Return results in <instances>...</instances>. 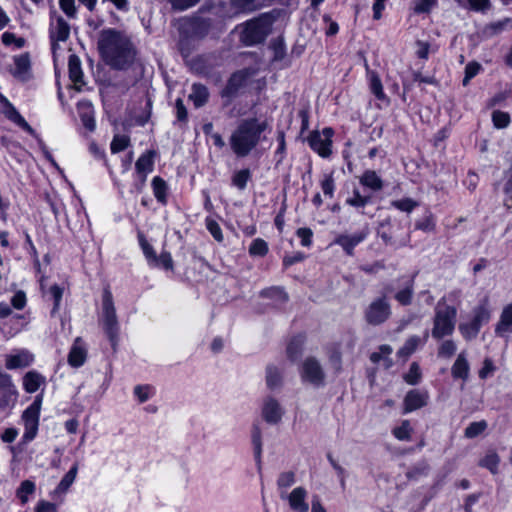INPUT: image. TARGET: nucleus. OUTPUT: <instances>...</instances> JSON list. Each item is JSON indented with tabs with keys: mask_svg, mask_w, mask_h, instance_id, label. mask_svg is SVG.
I'll list each match as a JSON object with an SVG mask.
<instances>
[{
	"mask_svg": "<svg viewBox=\"0 0 512 512\" xmlns=\"http://www.w3.org/2000/svg\"><path fill=\"white\" fill-rule=\"evenodd\" d=\"M98 47L105 62L114 69H125L134 61L135 52L130 40L118 31H102Z\"/></svg>",
	"mask_w": 512,
	"mask_h": 512,
	"instance_id": "f257e3e1",
	"label": "nucleus"
},
{
	"mask_svg": "<svg viewBox=\"0 0 512 512\" xmlns=\"http://www.w3.org/2000/svg\"><path fill=\"white\" fill-rule=\"evenodd\" d=\"M268 123L256 118L242 120L230 136L231 149L238 157L247 156L254 149Z\"/></svg>",
	"mask_w": 512,
	"mask_h": 512,
	"instance_id": "f03ea898",
	"label": "nucleus"
},
{
	"mask_svg": "<svg viewBox=\"0 0 512 512\" xmlns=\"http://www.w3.org/2000/svg\"><path fill=\"white\" fill-rule=\"evenodd\" d=\"M434 312L432 336L438 340L450 336L455 329L456 308L448 305L443 297L436 304Z\"/></svg>",
	"mask_w": 512,
	"mask_h": 512,
	"instance_id": "7ed1b4c3",
	"label": "nucleus"
},
{
	"mask_svg": "<svg viewBox=\"0 0 512 512\" xmlns=\"http://www.w3.org/2000/svg\"><path fill=\"white\" fill-rule=\"evenodd\" d=\"M102 323L112 346L115 347L118 335V320L112 293L108 289L103 292Z\"/></svg>",
	"mask_w": 512,
	"mask_h": 512,
	"instance_id": "20e7f679",
	"label": "nucleus"
},
{
	"mask_svg": "<svg viewBox=\"0 0 512 512\" xmlns=\"http://www.w3.org/2000/svg\"><path fill=\"white\" fill-rule=\"evenodd\" d=\"M390 315V304L385 297L373 300L365 311V319L367 323L373 326L384 323Z\"/></svg>",
	"mask_w": 512,
	"mask_h": 512,
	"instance_id": "39448f33",
	"label": "nucleus"
},
{
	"mask_svg": "<svg viewBox=\"0 0 512 512\" xmlns=\"http://www.w3.org/2000/svg\"><path fill=\"white\" fill-rule=\"evenodd\" d=\"M41 404L42 396L38 395L34 402L23 412L22 419L26 428L24 438L26 440H32L37 433Z\"/></svg>",
	"mask_w": 512,
	"mask_h": 512,
	"instance_id": "423d86ee",
	"label": "nucleus"
},
{
	"mask_svg": "<svg viewBox=\"0 0 512 512\" xmlns=\"http://www.w3.org/2000/svg\"><path fill=\"white\" fill-rule=\"evenodd\" d=\"M332 135L331 128H325L322 132L314 131L308 137L309 145L321 157H328L331 154Z\"/></svg>",
	"mask_w": 512,
	"mask_h": 512,
	"instance_id": "0eeeda50",
	"label": "nucleus"
},
{
	"mask_svg": "<svg viewBox=\"0 0 512 512\" xmlns=\"http://www.w3.org/2000/svg\"><path fill=\"white\" fill-rule=\"evenodd\" d=\"M301 376L304 381L320 385L324 381V372L319 362L314 358H307L302 366Z\"/></svg>",
	"mask_w": 512,
	"mask_h": 512,
	"instance_id": "6e6552de",
	"label": "nucleus"
},
{
	"mask_svg": "<svg viewBox=\"0 0 512 512\" xmlns=\"http://www.w3.org/2000/svg\"><path fill=\"white\" fill-rule=\"evenodd\" d=\"M0 103L2 104L3 114L12 122L20 126L22 129L27 131L32 136H36L35 130L26 122V120L20 115L15 107L6 99L4 96H0Z\"/></svg>",
	"mask_w": 512,
	"mask_h": 512,
	"instance_id": "1a4fd4ad",
	"label": "nucleus"
},
{
	"mask_svg": "<svg viewBox=\"0 0 512 512\" xmlns=\"http://www.w3.org/2000/svg\"><path fill=\"white\" fill-rule=\"evenodd\" d=\"M70 35V27L68 23L62 18L57 17L56 23L51 25L50 37L52 41V51L55 54L58 48L59 41H66Z\"/></svg>",
	"mask_w": 512,
	"mask_h": 512,
	"instance_id": "9d476101",
	"label": "nucleus"
},
{
	"mask_svg": "<svg viewBox=\"0 0 512 512\" xmlns=\"http://www.w3.org/2000/svg\"><path fill=\"white\" fill-rule=\"evenodd\" d=\"M428 398L429 396L427 392L419 390L409 391L406 394L403 402L404 413H409L426 406Z\"/></svg>",
	"mask_w": 512,
	"mask_h": 512,
	"instance_id": "9b49d317",
	"label": "nucleus"
},
{
	"mask_svg": "<svg viewBox=\"0 0 512 512\" xmlns=\"http://www.w3.org/2000/svg\"><path fill=\"white\" fill-rule=\"evenodd\" d=\"M264 38L263 24L259 20L247 22L243 31V41L247 45H252L262 41Z\"/></svg>",
	"mask_w": 512,
	"mask_h": 512,
	"instance_id": "f8f14e48",
	"label": "nucleus"
},
{
	"mask_svg": "<svg viewBox=\"0 0 512 512\" xmlns=\"http://www.w3.org/2000/svg\"><path fill=\"white\" fill-rule=\"evenodd\" d=\"M87 357V349L82 338L77 337L68 355V363L72 367H80L84 364Z\"/></svg>",
	"mask_w": 512,
	"mask_h": 512,
	"instance_id": "ddd939ff",
	"label": "nucleus"
},
{
	"mask_svg": "<svg viewBox=\"0 0 512 512\" xmlns=\"http://www.w3.org/2000/svg\"><path fill=\"white\" fill-rule=\"evenodd\" d=\"M282 415L283 410L276 400L269 398L264 402L262 416L267 423H278L281 420Z\"/></svg>",
	"mask_w": 512,
	"mask_h": 512,
	"instance_id": "4468645a",
	"label": "nucleus"
},
{
	"mask_svg": "<svg viewBox=\"0 0 512 512\" xmlns=\"http://www.w3.org/2000/svg\"><path fill=\"white\" fill-rule=\"evenodd\" d=\"M155 156L156 152L149 150L141 155L135 163L136 171L143 182L146 180L147 175L153 170Z\"/></svg>",
	"mask_w": 512,
	"mask_h": 512,
	"instance_id": "2eb2a0df",
	"label": "nucleus"
},
{
	"mask_svg": "<svg viewBox=\"0 0 512 512\" xmlns=\"http://www.w3.org/2000/svg\"><path fill=\"white\" fill-rule=\"evenodd\" d=\"M307 492L302 487H297L287 496L290 508L295 512H307L309 506L305 501Z\"/></svg>",
	"mask_w": 512,
	"mask_h": 512,
	"instance_id": "dca6fc26",
	"label": "nucleus"
},
{
	"mask_svg": "<svg viewBox=\"0 0 512 512\" xmlns=\"http://www.w3.org/2000/svg\"><path fill=\"white\" fill-rule=\"evenodd\" d=\"M68 71L71 81L74 83L76 88L80 90V87L84 84L83 73L80 59L74 54L69 56Z\"/></svg>",
	"mask_w": 512,
	"mask_h": 512,
	"instance_id": "f3484780",
	"label": "nucleus"
},
{
	"mask_svg": "<svg viewBox=\"0 0 512 512\" xmlns=\"http://www.w3.org/2000/svg\"><path fill=\"white\" fill-rule=\"evenodd\" d=\"M366 236V231H361L353 235H341L337 238L336 243L341 245L347 254L352 255L354 247L362 242Z\"/></svg>",
	"mask_w": 512,
	"mask_h": 512,
	"instance_id": "a211bd4d",
	"label": "nucleus"
},
{
	"mask_svg": "<svg viewBox=\"0 0 512 512\" xmlns=\"http://www.w3.org/2000/svg\"><path fill=\"white\" fill-rule=\"evenodd\" d=\"M507 29H512V18L509 17L487 24L483 28L482 33L484 37L492 38Z\"/></svg>",
	"mask_w": 512,
	"mask_h": 512,
	"instance_id": "6ab92c4d",
	"label": "nucleus"
},
{
	"mask_svg": "<svg viewBox=\"0 0 512 512\" xmlns=\"http://www.w3.org/2000/svg\"><path fill=\"white\" fill-rule=\"evenodd\" d=\"M33 361V355L28 351H20L15 355L6 356V367L8 369L24 368L29 366Z\"/></svg>",
	"mask_w": 512,
	"mask_h": 512,
	"instance_id": "aec40b11",
	"label": "nucleus"
},
{
	"mask_svg": "<svg viewBox=\"0 0 512 512\" xmlns=\"http://www.w3.org/2000/svg\"><path fill=\"white\" fill-rule=\"evenodd\" d=\"M45 383V378L36 371H29L23 377V386L26 392L34 393Z\"/></svg>",
	"mask_w": 512,
	"mask_h": 512,
	"instance_id": "412c9836",
	"label": "nucleus"
},
{
	"mask_svg": "<svg viewBox=\"0 0 512 512\" xmlns=\"http://www.w3.org/2000/svg\"><path fill=\"white\" fill-rule=\"evenodd\" d=\"M470 366L464 353H460L454 362L451 373L454 378H461L466 381L469 376Z\"/></svg>",
	"mask_w": 512,
	"mask_h": 512,
	"instance_id": "4be33fe9",
	"label": "nucleus"
},
{
	"mask_svg": "<svg viewBox=\"0 0 512 512\" xmlns=\"http://www.w3.org/2000/svg\"><path fill=\"white\" fill-rule=\"evenodd\" d=\"M15 68L13 75L20 80H26L29 76L30 59L27 54L20 55L14 59Z\"/></svg>",
	"mask_w": 512,
	"mask_h": 512,
	"instance_id": "5701e85b",
	"label": "nucleus"
},
{
	"mask_svg": "<svg viewBox=\"0 0 512 512\" xmlns=\"http://www.w3.org/2000/svg\"><path fill=\"white\" fill-rule=\"evenodd\" d=\"M249 77V73L246 70H241L236 73H234L226 86V93L227 94H233L235 93L239 88H241L245 82L247 81Z\"/></svg>",
	"mask_w": 512,
	"mask_h": 512,
	"instance_id": "b1692460",
	"label": "nucleus"
},
{
	"mask_svg": "<svg viewBox=\"0 0 512 512\" xmlns=\"http://www.w3.org/2000/svg\"><path fill=\"white\" fill-rule=\"evenodd\" d=\"M209 98V92L204 85L194 84L189 99L193 101L195 107L203 106Z\"/></svg>",
	"mask_w": 512,
	"mask_h": 512,
	"instance_id": "393cba45",
	"label": "nucleus"
},
{
	"mask_svg": "<svg viewBox=\"0 0 512 512\" xmlns=\"http://www.w3.org/2000/svg\"><path fill=\"white\" fill-rule=\"evenodd\" d=\"M360 182L362 185L374 190H381L383 187V182L380 177L376 174L375 171L367 170L360 178Z\"/></svg>",
	"mask_w": 512,
	"mask_h": 512,
	"instance_id": "a878e982",
	"label": "nucleus"
},
{
	"mask_svg": "<svg viewBox=\"0 0 512 512\" xmlns=\"http://www.w3.org/2000/svg\"><path fill=\"white\" fill-rule=\"evenodd\" d=\"M512 325V304L506 306L501 314L500 321L496 327V333L499 335H503L509 330V327Z\"/></svg>",
	"mask_w": 512,
	"mask_h": 512,
	"instance_id": "bb28decb",
	"label": "nucleus"
},
{
	"mask_svg": "<svg viewBox=\"0 0 512 512\" xmlns=\"http://www.w3.org/2000/svg\"><path fill=\"white\" fill-rule=\"evenodd\" d=\"M499 463V455L495 451H490L480 460L479 465L488 469L492 474H497Z\"/></svg>",
	"mask_w": 512,
	"mask_h": 512,
	"instance_id": "cd10ccee",
	"label": "nucleus"
},
{
	"mask_svg": "<svg viewBox=\"0 0 512 512\" xmlns=\"http://www.w3.org/2000/svg\"><path fill=\"white\" fill-rule=\"evenodd\" d=\"M78 471V466L75 464L62 478L54 493H65L74 482Z\"/></svg>",
	"mask_w": 512,
	"mask_h": 512,
	"instance_id": "c85d7f7f",
	"label": "nucleus"
},
{
	"mask_svg": "<svg viewBox=\"0 0 512 512\" xmlns=\"http://www.w3.org/2000/svg\"><path fill=\"white\" fill-rule=\"evenodd\" d=\"M459 6L484 12L491 6L490 0H455Z\"/></svg>",
	"mask_w": 512,
	"mask_h": 512,
	"instance_id": "c756f323",
	"label": "nucleus"
},
{
	"mask_svg": "<svg viewBox=\"0 0 512 512\" xmlns=\"http://www.w3.org/2000/svg\"><path fill=\"white\" fill-rule=\"evenodd\" d=\"M35 492V484L30 480L23 481L16 491L17 497L20 499L22 504L28 502V496Z\"/></svg>",
	"mask_w": 512,
	"mask_h": 512,
	"instance_id": "7c9ffc66",
	"label": "nucleus"
},
{
	"mask_svg": "<svg viewBox=\"0 0 512 512\" xmlns=\"http://www.w3.org/2000/svg\"><path fill=\"white\" fill-rule=\"evenodd\" d=\"M153 191L156 199L162 203L166 201L167 185L160 177H154L152 180Z\"/></svg>",
	"mask_w": 512,
	"mask_h": 512,
	"instance_id": "2f4dec72",
	"label": "nucleus"
},
{
	"mask_svg": "<svg viewBox=\"0 0 512 512\" xmlns=\"http://www.w3.org/2000/svg\"><path fill=\"white\" fill-rule=\"evenodd\" d=\"M487 428V422L482 420L478 422H472L465 429L464 435L466 438H475L478 435L482 434Z\"/></svg>",
	"mask_w": 512,
	"mask_h": 512,
	"instance_id": "473e14b6",
	"label": "nucleus"
},
{
	"mask_svg": "<svg viewBox=\"0 0 512 512\" xmlns=\"http://www.w3.org/2000/svg\"><path fill=\"white\" fill-rule=\"evenodd\" d=\"M420 344V338L418 336L410 337L403 347L398 351V355L407 358L410 356Z\"/></svg>",
	"mask_w": 512,
	"mask_h": 512,
	"instance_id": "72a5a7b5",
	"label": "nucleus"
},
{
	"mask_svg": "<svg viewBox=\"0 0 512 512\" xmlns=\"http://www.w3.org/2000/svg\"><path fill=\"white\" fill-rule=\"evenodd\" d=\"M492 121L497 129H503L509 125L510 115L507 112L495 110L492 113Z\"/></svg>",
	"mask_w": 512,
	"mask_h": 512,
	"instance_id": "f704fd0d",
	"label": "nucleus"
},
{
	"mask_svg": "<svg viewBox=\"0 0 512 512\" xmlns=\"http://www.w3.org/2000/svg\"><path fill=\"white\" fill-rule=\"evenodd\" d=\"M480 330V327L477 323H474L473 320L469 323H464L459 325V331L463 335V337L467 340H471L475 338Z\"/></svg>",
	"mask_w": 512,
	"mask_h": 512,
	"instance_id": "c9c22d12",
	"label": "nucleus"
},
{
	"mask_svg": "<svg viewBox=\"0 0 512 512\" xmlns=\"http://www.w3.org/2000/svg\"><path fill=\"white\" fill-rule=\"evenodd\" d=\"M268 252V245L267 243L261 239V238H257L255 239L250 247H249V253L252 255V256H265Z\"/></svg>",
	"mask_w": 512,
	"mask_h": 512,
	"instance_id": "e433bc0d",
	"label": "nucleus"
},
{
	"mask_svg": "<svg viewBox=\"0 0 512 512\" xmlns=\"http://www.w3.org/2000/svg\"><path fill=\"white\" fill-rule=\"evenodd\" d=\"M303 339L301 337L293 338L287 346V355L291 360L297 359L301 352Z\"/></svg>",
	"mask_w": 512,
	"mask_h": 512,
	"instance_id": "4c0bfd02",
	"label": "nucleus"
},
{
	"mask_svg": "<svg viewBox=\"0 0 512 512\" xmlns=\"http://www.w3.org/2000/svg\"><path fill=\"white\" fill-rule=\"evenodd\" d=\"M411 432L412 428L408 420L402 421L401 425L393 430V434L398 440H410Z\"/></svg>",
	"mask_w": 512,
	"mask_h": 512,
	"instance_id": "58836bf2",
	"label": "nucleus"
},
{
	"mask_svg": "<svg viewBox=\"0 0 512 512\" xmlns=\"http://www.w3.org/2000/svg\"><path fill=\"white\" fill-rule=\"evenodd\" d=\"M129 143H130V139L128 136L116 135V136H114V138L111 142V152L112 153L121 152L129 146Z\"/></svg>",
	"mask_w": 512,
	"mask_h": 512,
	"instance_id": "ea45409f",
	"label": "nucleus"
},
{
	"mask_svg": "<svg viewBox=\"0 0 512 512\" xmlns=\"http://www.w3.org/2000/svg\"><path fill=\"white\" fill-rule=\"evenodd\" d=\"M437 3V0H415L413 10L416 14L430 13Z\"/></svg>",
	"mask_w": 512,
	"mask_h": 512,
	"instance_id": "a19ab883",
	"label": "nucleus"
},
{
	"mask_svg": "<svg viewBox=\"0 0 512 512\" xmlns=\"http://www.w3.org/2000/svg\"><path fill=\"white\" fill-rule=\"evenodd\" d=\"M139 241L146 258L152 265H157L158 259L152 246L147 242L143 235H139Z\"/></svg>",
	"mask_w": 512,
	"mask_h": 512,
	"instance_id": "79ce46f5",
	"label": "nucleus"
},
{
	"mask_svg": "<svg viewBox=\"0 0 512 512\" xmlns=\"http://www.w3.org/2000/svg\"><path fill=\"white\" fill-rule=\"evenodd\" d=\"M266 381H267L268 387L271 389L278 387L280 385L281 376L276 367H273V366L267 367Z\"/></svg>",
	"mask_w": 512,
	"mask_h": 512,
	"instance_id": "37998d69",
	"label": "nucleus"
},
{
	"mask_svg": "<svg viewBox=\"0 0 512 512\" xmlns=\"http://www.w3.org/2000/svg\"><path fill=\"white\" fill-rule=\"evenodd\" d=\"M370 88H371L372 93L378 99H383L385 97L381 80L375 72L371 73Z\"/></svg>",
	"mask_w": 512,
	"mask_h": 512,
	"instance_id": "c03bdc74",
	"label": "nucleus"
},
{
	"mask_svg": "<svg viewBox=\"0 0 512 512\" xmlns=\"http://www.w3.org/2000/svg\"><path fill=\"white\" fill-rule=\"evenodd\" d=\"M456 351V345L452 340L442 342L438 349V356L441 358H450Z\"/></svg>",
	"mask_w": 512,
	"mask_h": 512,
	"instance_id": "a18cd8bd",
	"label": "nucleus"
},
{
	"mask_svg": "<svg viewBox=\"0 0 512 512\" xmlns=\"http://www.w3.org/2000/svg\"><path fill=\"white\" fill-rule=\"evenodd\" d=\"M421 378V371L419 368V365L415 362H413L410 365L408 373L404 376L405 381L408 384L414 385L419 382Z\"/></svg>",
	"mask_w": 512,
	"mask_h": 512,
	"instance_id": "49530a36",
	"label": "nucleus"
},
{
	"mask_svg": "<svg viewBox=\"0 0 512 512\" xmlns=\"http://www.w3.org/2000/svg\"><path fill=\"white\" fill-rule=\"evenodd\" d=\"M261 295L263 297L276 299V300H278L280 302H285L287 300L286 293L282 289L277 288V287H273V288H269V289L263 290L261 292Z\"/></svg>",
	"mask_w": 512,
	"mask_h": 512,
	"instance_id": "de8ad7c7",
	"label": "nucleus"
},
{
	"mask_svg": "<svg viewBox=\"0 0 512 512\" xmlns=\"http://www.w3.org/2000/svg\"><path fill=\"white\" fill-rule=\"evenodd\" d=\"M250 178V171L248 169H243L235 173L233 176V184L237 186L239 189H244L247 181Z\"/></svg>",
	"mask_w": 512,
	"mask_h": 512,
	"instance_id": "09e8293b",
	"label": "nucleus"
},
{
	"mask_svg": "<svg viewBox=\"0 0 512 512\" xmlns=\"http://www.w3.org/2000/svg\"><path fill=\"white\" fill-rule=\"evenodd\" d=\"M481 69V65L478 62H470L465 67V77L463 79V85L466 86L469 81L478 74Z\"/></svg>",
	"mask_w": 512,
	"mask_h": 512,
	"instance_id": "8fccbe9b",
	"label": "nucleus"
},
{
	"mask_svg": "<svg viewBox=\"0 0 512 512\" xmlns=\"http://www.w3.org/2000/svg\"><path fill=\"white\" fill-rule=\"evenodd\" d=\"M392 205L404 212H411L418 204L414 200L410 198H404L401 200H395L392 202Z\"/></svg>",
	"mask_w": 512,
	"mask_h": 512,
	"instance_id": "3c124183",
	"label": "nucleus"
},
{
	"mask_svg": "<svg viewBox=\"0 0 512 512\" xmlns=\"http://www.w3.org/2000/svg\"><path fill=\"white\" fill-rule=\"evenodd\" d=\"M412 295H413V289H412V286H409V287H406L405 289L399 291L395 295V298L400 304L409 305L412 300Z\"/></svg>",
	"mask_w": 512,
	"mask_h": 512,
	"instance_id": "603ef678",
	"label": "nucleus"
},
{
	"mask_svg": "<svg viewBox=\"0 0 512 512\" xmlns=\"http://www.w3.org/2000/svg\"><path fill=\"white\" fill-rule=\"evenodd\" d=\"M206 225L207 229L212 234L214 239L217 240L218 242H221L223 240V234L219 224L212 219H207Z\"/></svg>",
	"mask_w": 512,
	"mask_h": 512,
	"instance_id": "864d4df0",
	"label": "nucleus"
},
{
	"mask_svg": "<svg viewBox=\"0 0 512 512\" xmlns=\"http://www.w3.org/2000/svg\"><path fill=\"white\" fill-rule=\"evenodd\" d=\"M295 482V475L293 472H284L280 474L277 484L279 488H288Z\"/></svg>",
	"mask_w": 512,
	"mask_h": 512,
	"instance_id": "5fc2aeb1",
	"label": "nucleus"
},
{
	"mask_svg": "<svg viewBox=\"0 0 512 512\" xmlns=\"http://www.w3.org/2000/svg\"><path fill=\"white\" fill-rule=\"evenodd\" d=\"M490 318V312L485 307H478L475 310V315L473 318V322L477 323V325L480 327L482 323H485Z\"/></svg>",
	"mask_w": 512,
	"mask_h": 512,
	"instance_id": "6e6d98bb",
	"label": "nucleus"
},
{
	"mask_svg": "<svg viewBox=\"0 0 512 512\" xmlns=\"http://www.w3.org/2000/svg\"><path fill=\"white\" fill-rule=\"evenodd\" d=\"M2 42L5 44V45H11V44H15L16 47L18 48H21L24 46L25 44V40L23 38H17L15 36V34L13 33H10V32H5L3 35H2Z\"/></svg>",
	"mask_w": 512,
	"mask_h": 512,
	"instance_id": "4d7b16f0",
	"label": "nucleus"
},
{
	"mask_svg": "<svg viewBox=\"0 0 512 512\" xmlns=\"http://www.w3.org/2000/svg\"><path fill=\"white\" fill-rule=\"evenodd\" d=\"M252 439L254 444V450L256 458L259 459L262 451V443H261V432L257 426H254Z\"/></svg>",
	"mask_w": 512,
	"mask_h": 512,
	"instance_id": "13d9d810",
	"label": "nucleus"
},
{
	"mask_svg": "<svg viewBox=\"0 0 512 512\" xmlns=\"http://www.w3.org/2000/svg\"><path fill=\"white\" fill-rule=\"evenodd\" d=\"M297 236L301 239L303 246H310L312 243L313 232L309 228H299L297 230Z\"/></svg>",
	"mask_w": 512,
	"mask_h": 512,
	"instance_id": "bf43d9fd",
	"label": "nucleus"
},
{
	"mask_svg": "<svg viewBox=\"0 0 512 512\" xmlns=\"http://www.w3.org/2000/svg\"><path fill=\"white\" fill-rule=\"evenodd\" d=\"M199 0H170L173 9L183 11L194 6Z\"/></svg>",
	"mask_w": 512,
	"mask_h": 512,
	"instance_id": "052dcab7",
	"label": "nucleus"
},
{
	"mask_svg": "<svg viewBox=\"0 0 512 512\" xmlns=\"http://www.w3.org/2000/svg\"><path fill=\"white\" fill-rule=\"evenodd\" d=\"M495 370L494 364L491 359L486 358L483 362V367L479 370V377L486 379Z\"/></svg>",
	"mask_w": 512,
	"mask_h": 512,
	"instance_id": "680f3d73",
	"label": "nucleus"
},
{
	"mask_svg": "<svg viewBox=\"0 0 512 512\" xmlns=\"http://www.w3.org/2000/svg\"><path fill=\"white\" fill-rule=\"evenodd\" d=\"M417 50L416 55L420 59H427L429 55L430 45L428 42L417 41L416 42Z\"/></svg>",
	"mask_w": 512,
	"mask_h": 512,
	"instance_id": "e2e57ef3",
	"label": "nucleus"
},
{
	"mask_svg": "<svg viewBox=\"0 0 512 512\" xmlns=\"http://www.w3.org/2000/svg\"><path fill=\"white\" fill-rule=\"evenodd\" d=\"M60 7L63 10V12L69 16L74 17L75 16V6H74V0H60Z\"/></svg>",
	"mask_w": 512,
	"mask_h": 512,
	"instance_id": "0e129e2a",
	"label": "nucleus"
},
{
	"mask_svg": "<svg viewBox=\"0 0 512 512\" xmlns=\"http://www.w3.org/2000/svg\"><path fill=\"white\" fill-rule=\"evenodd\" d=\"M157 259H158V264L156 266H162L165 269L173 268V261H172V257L170 255V253L163 252V253H161V255L159 257H157Z\"/></svg>",
	"mask_w": 512,
	"mask_h": 512,
	"instance_id": "69168bd1",
	"label": "nucleus"
},
{
	"mask_svg": "<svg viewBox=\"0 0 512 512\" xmlns=\"http://www.w3.org/2000/svg\"><path fill=\"white\" fill-rule=\"evenodd\" d=\"M367 202H368V198L361 196L358 191H355L354 196L347 200V203L349 205L355 206V207H363L366 205Z\"/></svg>",
	"mask_w": 512,
	"mask_h": 512,
	"instance_id": "338daca9",
	"label": "nucleus"
},
{
	"mask_svg": "<svg viewBox=\"0 0 512 512\" xmlns=\"http://www.w3.org/2000/svg\"><path fill=\"white\" fill-rule=\"evenodd\" d=\"M57 507L55 504L47 502V501H40L36 508L35 512H56Z\"/></svg>",
	"mask_w": 512,
	"mask_h": 512,
	"instance_id": "774afa93",
	"label": "nucleus"
}]
</instances>
